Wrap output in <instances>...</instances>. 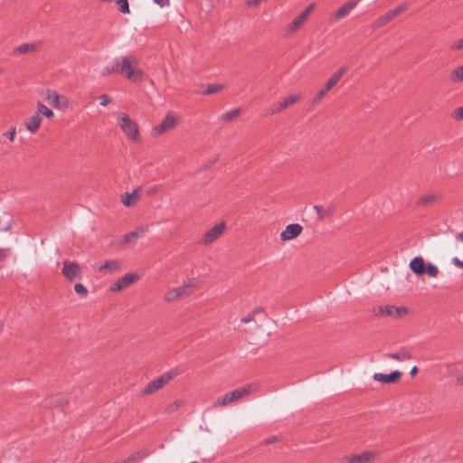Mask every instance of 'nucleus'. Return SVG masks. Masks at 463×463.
Returning <instances> with one entry per match:
<instances>
[{
	"label": "nucleus",
	"instance_id": "f257e3e1",
	"mask_svg": "<svg viewBox=\"0 0 463 463\" xmlns=\"http://www.w3.org/2000/svg\"><path fill=\"white\" fill-rule=\"evenodd\" d=\"M137 59L133 55L117 58L111 66L103 69L102 75L108 76L111 73H117L125 76L133 82H140L143 80V71L137 67Z\"/></svg>",
	"mask_w": 463,
	"mask_h": 463
},
{
	"label": "nucleus",
	"instance_id": "f03ea898",
	"mask_svg": "<svg viewBox=\"0 0 463 463\" xmlns=\"http://www.w3.org/2000/svg\"><path fill=\"white\" fill-rule=\"evenodd\" d=\"M118 121L121 130L129 140L137 143L140 141L138 125L128 114L119 112Z\"/></svg>",
	"mask_w": 463,
	"mask_h": 463
},
{
	"label": "nucleus",
	"instance_id": "7ed1b4c3",
	"mask_svg": "<svg viewBox=\"0 0 463 463\" xmlns=\"http://www.w3.org/2000/svg\"><path fill=\"white\" fill-rule=\"evenodd\" d=\"M178 375L176 370H171L164 373L159 377L149 382L141 391L142 395H150L167 385L175 377Z\"/></svg>",
	"mask_w": 463,
	"mask_h": 463
},
{
	"label": "nucleus",
	"instance_id": "20e7f679",
	"mask_svg": "<svg viewBox=\"0 0 463 463\" xmlns=\"http://www.w3.org/2000/svg\"><path fill=\"white\" fill-rule=\"evenodd\" d=\"M196 282L194 280L188 279L187 281H184L182 286L167 291L164 299L165 302H174L178 298L189 296L192 293V290L196 288Z\"/></svg>",
	"mask_w": 463,
	"mask_h": 463
},
{
	"label": "nucleus",
	"instance_id": "39448f33",
	"mask_svg": "<svg viewBox=\"0 0 463 463\" xmlns=\"http://www.w3.org/2000/svg\"><path fill=\"white\" fill-rule=\"evenodd\" d=\"M251 386L250 385H245L241 388H238L231 392H227L222 397L218 398L214 403L213 407H219V406H227L230 403L236 402L242 397L250 394L251 392Z\"/></svg>",
	"mask_w": 463,
	"mask_h": 463
},
{
	"label": "nucleus",
	"instance_id": "423d86ee",
	"mask_svg": "<svg viewBox=\"0 0 463 463\" xmlns=\"http://www.w3.org/2000/svg\"><path fill=\"white\" fill-rule=\"evenodd\" d=\"M408 8V5L406 3L399 5L392 10L388 11L383 15L378 17L373 24L372 28L376 30L380 27L384 26L389 22L392 21L396 16H398L401 13L405 11Z\"/></svg>",
	"mask_w": 463,
	"mask_h": 463
},
{
	"label": "nucleus",
	"instance_id": "0eeeda50",
	"mask_svg": "<svg viewBox=\"0 0 463 463\" xmlns=\"http://www.w3.org/2000/svg\"><path fill=\"white\" fill-rule=\"evenodd\" d=\"M225 229L224 222L216 224L203 234L198 243L204 246L210 245L223 234Z\"/></svg>",
	"mask_w": 463,
	"mask_h": 463
},
{
	"label": "nucleus",
	"instance_id": "6e6552de",
	"mask_svg": "<svg viewBox=\"0 0 463 463\" xmlns=\"http://www.w3.org/2000/svg\"><path fill=\"white\" fill-rule=\"evenodd\" d=\"M177 118L171 113H167L159 125L151 129L152 137H158L167 131L174 129L176 126Z\"/></svg>",
	"mask_w": 463,
	"mask_h": 463
},
{
	"label": "nucleus",
	"instance_id": "1a4fd4ad",
	"mask_svg": "<svg viewBox=\"0 0 463 463\" xmlns=\"http://www.w3.org/2000/svg\"><path fill=\"white\" fill-rule=\"evenodd\" d=\"M61 273L70 281L81 278L80 267L77 262L64 260Z\"/></svg>",
	"mask_w": 463,
	"mask_h": 463
},
{
	"label": "nucleus",
	"instance_id": "9d476101",
	"mask_svg": "<svg viewBox=\"0 0 463 463\" xmlns=\"http://www.w3.org/2000/svg\"><path fill=\"white\" fill-rule=\"evenodd\" d=\"M299 95H290L285 98L282 101H279L270 106L268 109V113L269 115L280 113L288 107L294 105L299 99Z\"/></svg>",
	"mask_w": 463,
	"mask_h": 463
},
{
	"label": "nucleus",
	"instance_id": "9b49d317",
	"mask_svg": "<svg viewBox=\"0 0 463 463\" xmlns=\"http://www.w3.org/2000/svg\"><path fill=\"white\" fill-rule=\"evenodd\" d=\"M375 458V454L372 451H364L361 454H354L345 456L342 459V463H369Z\"/></svg>",
	"mask_w": 463,
	"mask_h": 463
},
{
	"label": "nucleus",
	"instance_id": "f8f14e48",
	"mask_svg": "<svg viewBox=\"0 0 463 463\" xmlns=\"http://www.w3.org/2000/svg\"><path fill=\"white\" fill-rule=\"evenodd\" d=\"M303 227L298 223H291L286 226L285 230L280 233L281 241H291L301 234Z\"/></svg>",
	"mask_w": 463,
	"mask_h": 463
},
{
	"label": "nucleus",
	"instance_id": "ddd939ff",
	"mask_svg": "<svg viewBox=\"0 0 463 463\" xmlns=\"http://www.w3.org/2000/svg\"><path fill=\"white\" fill-rule=\"evenodd\" d=\"M402 375V373L398 370L392 371L391 373H388V374H384L382 373H375L373 374V380L377 381V382H381L383 383H394L400 380Z\"/></svg>",
	"mask_w": 463,
	"mask_h": 463
},
{
	"label": "nucleus",
	"instance_id": "4468645a",
	"mask_svg": "<svg viewBox=\"0 0 463 463\" xmlns=\"http://www.w3.org/2000/svg\"><path fill=\"white\" fill-rule=\"evenodd\" d=\"M360 0H349L343 5L334 14L335 19H342L347 16L358 5Z\"/></svg>",
	"mask_w": 463,
	"mask_h": 463
},
{
	"label": "nucleus",
	"instance_id": "2eb2a0df",
	"mask_svg": "<svg viewBox=\"0 0 463 463\" xmlns=\"http://www.w3.org/2000/svg\"><path fill=\"white\" fill-rule=\"evenodd\" d=\"M410 269L417 276H422L425 274L426 263L422 257H414L410 262Z\"/></svg>",
	"mask_w": 463,
	"mask_h": 463
},
{
	"label": "nucleus",
	"instance_id": "dca6fc26",
	"mask_svg": "<svg viewBox=\"0 0 463 463\" xmlns=\"http://www.w3.org/2000/svg\"><path fill=\"white\" fill-rule=\"evenodd\" d=\"M347 71V68L345 66L341 67L339 70H337L326 82L323 89L327 92L329 91L333 87H335L338 81L341 80L343 75Z\"/></svg>",
	"mask_w": 463,
	"mask_h": 463
},
{
	"label": "nucleus",
	"instance_id": "f3484780",
	"mask_svg": "<svg viewBox=\"0 0 463 463\" xmlns=\"http://www.w3.org/2000/svg\"><path fill=\"white\" fill-rule=\"evenodd\" d=\"M307 21L306 14H300L298 17H296L286 28L285 32L287 34H292L298 29H299Z\"/></svg>",
	"mask_w": 463,
	"mask_h": 463
},
{
	"label": "nucleus",
	"instance_id": "a211bd4d",
	"mask_svg": "<svg viewBox=\"0 0 463 463\" xmlns=\"http://www.w3.org/2000/svg\"><path fill=\"white\" fill-rule=\"evenodd\" d=\"M385 356L395 361H406L412 358L411 352L405 347H402L397 353L386 354Z\"/></svg>",
	"mask_w": 463,
	"mask_h": 463
},
{
	"label": "nucleus",
	"instance_id": "6ab92c4d",
	"mask_svg": "<svg viewBox=\"0 0 463 463\" xmlns=\"http://www.w3.org/2000/svg\"><path fill=\"white\" fill-rule=\"evenodd\" d=\"M42 120V117L39 113L30 117L25 122L27 130L31 133H35L39 129Z\"/></svg>",
	"mask_w": 463,
	"mask_h": 463
},
{
	"label": "nucleus",
	"instance_id": "aec40b11",
	"mask_svg": "<svg viewBox=\"0 0 463 463\" xmlns=\"http://www.w3.org/2000/svg\"><path fill=\"white\" fill-rule=\"evenodd\" d=\"M61 96L56 91L47 90L46 92V99L49 104L54 108L61 109L66 107V102L64 104L60 103Z\"/></svg>",
	"mask_w": 463,
	"mask_h": 463
},
{
	"label": "nucleus",
	"instance_id": "412c9836",
	"mask_svg": "<svg viewBox=\"0 0 463 463\" xmlns=\"http://www.w3.org/2000/svg\"><path fill=\"white\" fill-rule=\"evenodd\" d=\"M372 312L375 317H392V305L377 306V307H373Z\"/></svg>",
	"mask_w": 463,
	"mask_h": 463
},
{
	"label": "nucleus",
	"instance_id": "4be33fe9",
	"mask_svg": "<svg viewBox=\"0 0 463 463\" xmlns=\"http://www.w3.org/2000/svg\"><path fill=\"white\" fill-rule=\"evenodd\" d=\"M449 80L451 84L463 82V65L458 66L450 71Z\"/></svg>",
	"mask_w": 463,
	"mask_h": 463
},
{
	"label": "nucleus",
	"instance_id": "5701e85b",
	"mask_svg": "<svg viewBox=\"0 0 463 463\" xmlns=\"http://www.w3.org/2000/svg\"><path fill=\"white\" fill-rule=\"evenodd\" d=\"M139 279V276L136 273H127L118 279V281L121 283L124 288H128L130 285L134 284Z\"/></svg>",
	"mask_w": 463,
	"mask_h": 463
},
{
	"label": "nucleus",
	"instance_id": "b1692460",
	"mask_svg": "<svg viewBox=\"0 0 463 463\" xmlns=\"http://www.w3.org/2000/svg\"><path fill=\"white\" fill-rule=\"evenodd\" d=\"M138 196V189H135L131 194L125 193L121 195V202L125 206H130L133 203L137 201Z\"/></svg>",
	"mask_w": 463,
	"mask_h": 463
},
{
	"label": "nucleus",
	"instance_id": "393cba45",
	"mask_svg": "<svg viewBox=\"0 0 463 463\" xmlns=\"http://www.w3.org/2000/svg\"><path fill=\"white\" fill-rule=\"evenodd\" d=\"M146 230V228L140 227V228H137V230H135L133 232L126 233L123 236V243H129L134 239L141 237L145 233Z\"/></svg>",
	"mask_w": 463,
	"mask_h": 463
},
{
	"label": "nucleus",
	"instance_id": "a878e982",
	"mask_svg": "<svg viewBox=\"0 0 463 463\" xmlns=\"http://www.w3.org/2000/svg\"><path fill=\"white\" fill-rule=\"evenodd\" d=\"M313 208L317 212L319 220L328 218L332 216L334 213V207L332 205L327 207L326 209H324L321 205L316 204L314 205Z\"/></svg>",
	"mask_w": 463,
	"mask_h": 463
},
{
	"label": "nucleus",
	"instance_id": "bb28decb",
	"mask_svg": "<svg viewBox=\"0 0 463 463\" xmlns=\"http://www.w3.org/2000/svg\"><path fill=\"white\" fill-rule=\"evenodd\" d=\"M37 45L34 43H24L14 49V54H24L28 52H33L36 51Z\"/></svg>",
	"mask_w": 463,
	"mask_h": 463
},
{
	"label": "nucleus",
	"instance_id": "cd10ccee",
	"mask_svg": "<svg viewBox=\"0 0 463 463\" xmlns=\"http://www.w3.org/2000/svg\"><path fill=\"white\" fill-rule=\"evenodd\" d=\"M146 457V453L143 451H137L128 458L118 461V463H138L142 458Z\"/></svg>",
	"mask_w": 463,
	"mask_h": 463
},
{
	"label": "nucleus",
	"instance_id": "c85d7f7f",
	"mask_svg": "<svg viewBox=\"0 0 463 463\" xmlns=\"http://www.w3.org/2000/svg\"><path fill=\"white\" fill-rule=\"evenodd\" d=\"M119 269V263L118 260H106L104 262V264H102L101 266H99V271L100 272H103L105 270H109V271H114V270H117Z\"/></svg>",
	"mask_w": 463,
	"mask_h": 463
},
{
	"label": "nucleus",
	"instance_id": "c756f323",
	"mask_svg": "<svg viewBox=\"0 0 463 463\" xmlns=\"http://www.w3.org/2000/svg\"><path fill=\"white\" fill-rule=\"evenodd\" d=\"M436 200H437V196L436 195H434V194H425V195L420 196L418 199L417 204L419 206L425 207V206H428V205L433 203L434 202H436Z\"/></svg>",
	"mask_w": 463,
	"mask_h": 463
},
{
	"label": "nucleus",
	"instance_id": "7c9ffc66",
	"mask_svg": "<svg viewBox=\"0 0 463 463\" xmlns=\"http://www.w3.org/2000/svg\"><path fill=\"white\" fill-rule=\"evenodd\" d=\"M67 400H65L61 395L57 394L54 396L50 397L47 400V404L49 406H62L63 404L67 403Z\"/></svg>",
	"mask_w": 463,
	"mask_h": 463
},
{
	"label": "nucleus",
	"instance_id": "2f4dec72",
	"mask_svg": "<svg viewBox=\"0 0 463 463\" xmlns=\"http://www.w3.org/2000/svg\"><path fill=\"white\" fill-rule=\"evenodd\" d=\"M224 89L222 84H208L205 90L203 91L204 95H212L222 91Z\"/></svg>",
	"mask_w": 463,
	"mask_h": 463
},
{
	"label": "nucleus",
	"instance_id": "473e14b6",
	"mask_svg": "<svg viewBox=\"0 0 463 463\" xmlns=\"http://www.w3.org/2000/svg\"><path fill=\"white\" fill-rule=\"evenodd\" d=\"M37 109H38L37 113H39V115L42 114L48 118H52L54 115L53 111L51 109H49L48 107H46L43 103H42L40 101L37 103Z\"/></svg>",
	"mask_w": 463,
	"mask_h": 463
},
{
	"label": "nucleus",
	"instance_id": "72a5a7b5",
	"mask_svg": "<svg viewBox=\"0 0 463 463\" xmlns=\"http://www.w3.org/2000/svg\"><path fill=\"white\" fill-rule=\"evenodd\" d=\"M241 113V109L237 108V109H233L226 113H224L222 117H221V119L223 120V121H232L233 118H235L236 117H238Z\"/></svg>",
	"mask_w": 463,
	"mask_h": 463
},
{
	"label": "nucleus",
	"instance_id": "f704fd0d",
	"mask_svg": "<svg viewBox=\"0 0 463 463\" xmlns=\"http://www.w3.org/2000/svg\"><path fill=\"white\" fill-rule=\"evenodd\" d=\"M439 273V270L438 267L430 262L426 264L425 266V274H427L429 277L436 278L438 277Z\"/></svg>",
	"mask_w": 463,
	"mask_h": 463
},
{
	"label": "nucleus",
	"instance_id": "c9c22d12",
	"mask_svg": "<svg viewBox=\"0 0 463 463\" xmlns=\"http://www.w3.org/2000/svg\"><path fill=\"white\" fill-rule=\"evenodd\" d=\"M392 317L401 318V317H404L405 315H407L408 308L405 307H394V306H392Z\"/></svg>",
	"mask_w": 463,
	"mask_h": 463
},
{
	"label": "nucleus",
	"instance_id": "e433bc0d",
	"mask_svg": "<svg viewBox=\"0 0 463 463\" xmlns=\"http://www.w3.org/2000/svg\"><path fill=\"white\" fill-rule=\"evenodd\" d=\"M184 404V402L182 400H176L170 404L167 405L165 408V411L169 414L174 413L182 405Z\"/></svg>",
	"mask_w": 463,
	"mask_h": 463
},
{
	"label": "nucleus",
	"instance_id": "4c0bfd02",
	"mask_svg": "<svg viewBox=\"0 0 463 463\" xmlns=\"http://www.w3.org/2000/svg\"><path fill=\"white\" fill-rule=\"evenodd\" d=\"M74 291L76 292V294H78L82 298H84L88 296V289L81 283H76L74 285Z\"/></svg>",
	"mask_w": 463,
	"mask_h": 463
},
{
	"label": "nucleus",
	"instance_id": "58836bf2",
	"mask_svg": "<svg viewBox=\"0 0 463 463\" xmlns=\"http://www.w3.org/2000/svg\"><path fill=\"white\" fill-rule=\"evenodd\" d=\"M454 120H462L463 119V106L459 107L453 110L451 114Z\"/></svg>",
	"mask_w": 463,
	"mask_h": 463
},
{
	"label": "nucleus",
	"instance_id": "ea45409f",
	"mask_svg": "<svg viewBox=\"0 0 463 463\" xmlns=\"http://www.w3.org/2000/svg\"><path fill=\"white\" fill-rule=\"evenodd\" d=\"M326 94V91L322 88L312 99V103L317 104L318 103L324 96Z\"/></svg>",
	"mask_w": 463,
	"mask_h": 463
},
{
	"label": "nucleus",
	"instance_id": "a19ab883",
	"mask_svg": "<svg viewBox=\"0 0 463 463\" xmlns=\"http://www.w3.org/2000/svg\"><path fill=\"white\" fill-rule=\"evenodd\" d=\"M218 159H219V156H214V157H213V158L209 159L206 163H204V164L202 165V169H203V170L210 169V168H211V166H212L214 163H216V162L218 161Z\"/></svg>",
	"mask_w": 463,
	"mask_h": 463
},
{
	"label": "nucleus",
	"instance_id": "79ce46f5",
	"mask_svg": "<svg viewBox=\"0 0 463 463\" xmlns=\"http://www.w3.org/2000/svg\"><path fill=\"white\" fill-rule=\"evenodd\" d=\"M279 440H281V437L280 436H271V437H269V438L265 439L262 441V444L269 445V444H271V443H274V442L279 441Z\"/></svg>",
	"mask_w": 463,
	"mask_h": 463
},
{
	"label": "nucleus",
	"instance_id": "37998d69",
	"mask_svg": "<svg viewBox=\"0 0 463 463\" xmlns=\"http://www.w3.org/2000/svg\"><path fill=\"white\" fill-rule=\"evenodd\" d=\"M99 100L101 106H107L111 102V98L107 94H103L99 96Z\"/></svg>",
	"mask_w": 463,
	"mask_h": 463
},
{
	"label": "nucleus",
	"instance_id": "c03bdc74",
	"mask_svg": "<svg viewBox=\"0 0 463 463\" xmlns=\"http://www.w3.org/2000/svg\"><path fill=\"white\" fill-rule=\"evenodd\" d=\"M463 49V37L451 45V50L459 51Z\"/></svg>",
	"mask_w": 463,
	"mask_h": 463
},
{
	"label": "nucleus",
	"instance_id": "a18cd8bd",
	"mask_svg": "<svg viewBox=\"0 0 463 463\" xmlns=\"http://www.w3.org/2000/svg\"><path fill=\"white\" fill-rule=\"evenodd\" d=\"M254 317H255L254 313L250 312L247 316L241 317V322L242 324H247V323L253 321Z\"/></svg>",
	"mask_w": 463,
	"mask_h": 463
},
{
	"label": "nucleus",
	"instance_id": "49530a36",
	"mask_svg": "<svg viewBox=\"0 0 463 463\" xmlns=\"http://www.w3.org/2000/svg\"><path fill=\"white\" fill-rule=\"evenodd\" d=\"M122 289H125V288H123L121 283L118 281V279L110 286V290L113 292L120 291Z\"/></svg>",
	"mask_w": 463,
	"mask_h": 463
},
{
	"label": "nucleus",
	"instance_id": "de8ad7c7",
	"mask_svg": "<svg viewBox=\"0 0 463 463\" xmlns=\"http://www.w3.org/2000/svg\"><path fill=\"white\" fill-rule=\"evenodd\" d=\"M160 7H165L170 5V0H153Z\"/></svg>",
	"mask_w": 463,
	"mask_h": 463
},
{
	"label": "nucleus",
	"instance_id": "09e8293b",
	"mask_svg": "<svg viewBox=\"0 0 463 463\" xmlns=\"http://www.w3.org/2000/svg\"><path fill=\"white\" fill-rule=\"evenodd\" d=\"M5 136L9 138L11 141L14 139L15 137V128H12L11 130L7 131Z\"/></svg>",
	"mask_w": 463,
	"mask_h": 463
},
{
	"label": "nucleus",
	"instance_id": "8fccbe9b",
	"mask_svg": "<svg viewBox=\"0 0 463 463\" xmlns=\"http://www.w3.org/2000/svg\"><path fill=\"white\" fill-rule=\"evenodd\" d=\"M451 262H452L456 267L463 269V260H460L458 258L454 257V258L451 260Z\"/></svg>",
	"mask_w": 463,
	"mask_h": 463
},
{
	"label": "nucleus",
	"instance_id": "3c124183",
	"mask_svg": "<svg viewBox=\"0 0 463 463\" xmlns=\"http://www.w3.org/2000/svg\"><path fill=\"white\" fill-rule=\"evenodd\" d=\"M315 4H310L301 14H306V18L307 19V16L311 13V11L314 9Z\"/></svg>",
	"mask_w": 463,
	"mask_h": 463
},
{
	"label": "nucleus",
	"instance_id": "603ef678",
	"mask_svg": "<svg viewBox=\"0 0 463 463\" xmlns=\"http://www.w3.org/2000/svg\"><path fill=\"white\" fill-rule=\"evenodd\" d=\"M8 249H0V260L5 259L8 255Z\"/></svg>",
	"mask_w": 463,
	"mask_h": 463
},
{
	"label": "nucleus",
	"instance_id": "864d4df0",
	"mask_svg": "<svg viewBox=\"0 0 463 463\" xmlns=\"http://www.w3.org/2000/svg\"><path fill=\"white\" fill-rule=\"evenodd\" d=\"M251 312L254 313V316H256L257 314H259L260 312H264V310L261 307H258L254 308Z\"/></svg>",
	"mask_w": 463,
	"mask_h": 463
},
{
	"label": "nucleus",
	"instance_id": "5fc2aeb1",
	"mask_svg": "<svg viewBox=\"0 0 463 463\" xmlns=\"http://www.w3.org/2000/svg\"><path fill=\"white\" fill-rule=\"evenodd\" d=\"M418 373V367L417 366H413L411 369V372H410V374L411 376H414L416 375V373Z\"/></svg>",
	"mask_w": 463,
	"mask_h": 463
},
{
	"label": "nucleus",
	"instance_id": "6e6d98bb",
	"mask_svg": "<svg viewBox=\"0 0 463 463\" xmlns=\"http://www.w3.org/2000/svg\"><path fill=\"white\" fill-rule=\"evenodd\" d=\"M456 239L458 241H463V232H459L456 235Z\"/></svg>",
	"mask_w": 463,
	"mask_h": 463
},
{
	"label": "nucleus",
	"instance_id": "4d7b16f0",
	"mask_svg": "<svg viewBox=\"0 0 463 463\" xmlns=\"http://www.w3.org/2000/svg\"><path fill=\"white\" fill-rule=\"evenodd\" d=\"M457 380L460 384H463V376H458Z\"/></svg>",
	"mask_w": 463,
	"mask_h": 463
},
{
	"label": "nucleus",
	"instance_id": "13d9d810",
	"mask_svg": "<svg viewBox=\"0 0 463 463\" xmlns=\"http://www.w3.org/2000/svg\"><path fill=\"white\" fill-rule=\"evenodd\" d=\"M4 70L0 67V74L3 73Z\"/></svg>",
	"mask_w": 463,
	"mask_h": 463
},
{
	"label": "nucleus",
	"instance_id": "bf43d9fd",
	"mask_svg": "<svg viewBox=\"0 0 463 463\" xmlns=\"http://www.w3.org/2000/svg\"><path fill=\"white\" fill-rule=\"evenodd\" d=\"M190 463H198V462H197V461H192V462H190Z\"/></svg>",
	"mask_w": 463,
	"mask_h": 463
}]
</instances>
